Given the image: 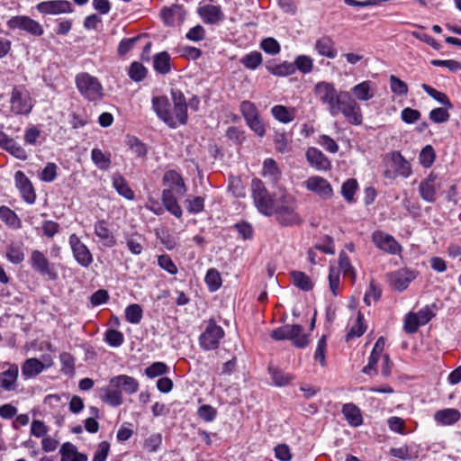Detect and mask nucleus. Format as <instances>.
<instances>
[{
  "label": "nucleus",
  "instance_id": "473e14b6",
  "mask_svg": "<svg viewBox=\"0 0 461 461\" xmlns=\"http://www.w3.org/2000/svg\"><path fill=\"white\" fill-rule=\"evenodd\" d=\"M153 68L159 74H168L171 70L170 56L167 51H162L154 56Z\"/></svg>",
  "mask_w": 461,
  "mask_h": 461
},
{
  "label": "nucleus",
  "instance_id": "774afa93",
  "mask_svg": "<svg viewBox=\"0 0 461 461\" xmlns=\"http://www.w3.org/2000/svg\"><path fill=\"white\" fill-rule=\"evenodd\" d=\"M402 120L408 124L414 123L420 118V113L412 108H404L401 113Z\"/></svg>",
  "mask_w": 461,
  "mask_h": 461
},
{
  "label": "nucleus",
  "instance_id": "4be33fe9",
  "mask_svg": "<svg viewBox=\"0 0 461 461\" xmlns=\"http://www.w3.org/2000/svg\"><path fill=\"white\" fill-rule=\"evenodd\" d=\"M152 107L157 115L167 125L174 122L170 117V104L166 96H155L152 98Z\"/></svg>",
  "mask_w": 461,
  "mask_h": 461
},
{
  "label": "nucleus",
  "instance_id": "79ce46f5",
  "mask_svg": "<svg viewBox=\"0 0 461 461\" xmlns=\"http://www.w3.org/2000/svg\"><path fill=\"white\" fill-rule=\"evenodd\" d=\"M269 373L271 375L273 384L276 386H285L294 379V376L291 374L284 373L276 367L270 366Z\"/></svg>",
  "mask_w": 461,
  "mask_h": 461
},
{
  "label": "nucleus",
  "instance_id": "aec40b11",
  "mask_svg": "<svg viewBox=\"0 0 461 461\" xmlns=\"http://www.w3.org/2000/svg\"><path fill=\"white\" fill-rule=\"evenodd\" d=\"M308 190L316 193L323 199H328L332 194V188L329 182L321 176H311L305 182Z\"/></svg>",
  "mask_w": 461,
  "mask_h": 461
},
{
  "label": "nucleus",
  "instance_id": "9d476101",
  "mask_svg": "<svg viewBox=\"0 0 461 461\" xmlns=\"http://www.w3.org/2000/svg\"><path fill=\"white\" fill-rule=\"evenodd\" d=\"M223 330L216 325L213 321H210L205 330L199 338L200 346L204 350H212L218 347L220 340L223 338Z\"/></svg>",
  "mask_w": 461,
  "mask_h": 461
},
{
  "label": "nucleus",
  "instance_id": "a878e982",
  "mask_svg": "<svg viewBox=\"0 0 461 461\" xmlns=\"http://www.w3.org/2000/svg\"><path fill=\"white\" fill-rule=\"evenodd\" d=\"M160 15L163 22L169 26L179 24L184 20V11L178 5L163 8Z\"/></svg>",
  "mask_w": 461,
  "mask_h": 461
},
{
  "label": "nucleus",
  "instance_id": "c85d7f7f",
  "mask_svg": "<svg viewBox=\"0 0 461 461\" xmlns=\"http://www.w3.org/2000/svg\"><path fill=\"white\" fill-rule=\"evenodd\" d=\"M316 51L323 57L334 59L337 56V50L333 41L329 37H322L315 43Z\"/></svg>",
  "mask_w": 461,
  "mask_h": 461
},
{
  "label": "nucleus",
  "instance_id": "7c9ffc66",
  "mask_svg": "<svg viewBox=\"0 0 461 461\" xmlns=\"http://www.w3.org/2000/svg\"><path fill=\"white\" fill-rule=\"evenodd\" d=\"M18 373V366L11 365L6 371L0 374V386L7 391L12 390L17 380Z\"/></svg>",
  "mask_w": 461,
  "mask_h": 461
},
{
  "label": "nucleus",
  "instance_id": "f257e3e1",
  "mask_svg": "<svg viewBox=\"0 0 461 461\" xmlns=\"http://www.w3.org/2000/svg\"><path fill=\"white\" fill-rule=\"evenodd\" d=\"M314 94L321 104L327 105L332 116L342 113L349 123L362 124L363 115L360 105L348 92L338 94L333 84L321 81L315 85Z\"/></svg>",
  "mask_w": 461,
  "mask_h": 461
},
{
  "label": "nucleus",
  "instance_id": "69168bd1",
  "mask_svg": "<svg viewBox=\"0 0 461 461\" xmlns=\"http://www.w3.org/2000/svg\"><path fill=\"white\" fill-rule=\"evenodd\" d=\"M105 341L113 348L120 347L123 342V335L116 330H108L105 333Z\"/></svg>",
  "mask_w": 461,
  "mask_h": 461
},
{
  "label": "nucleus",
  "instance_id": "6ab92c4d",
  "mask_svg": "<svg viewBox=\"0 0 461 461\" xmlns=\"http://www.w3.org/2000/svg\"><path fill=\"white\" fill-rule=\"evenodd\" d=\"M351 93L355 96L354 99L361 102H367L373 99L376 94V85L370 80H365L357 84L351 88Z\"/></svg>",
  "mask_w": 461,
  "mask_h": 461
},
{
  "label": "nucleus",
  "instance_id": "c03bdc74",
  "mask_svg": "<svg viewBox=\"0 0 461 461\" xmlns=\"http://www.w3.org/2000/svg\"><path fill=\"white\" fill-rule=\"evenodd\" d=\"M204 280L211 292H215L221 286V274L214 268L207 271Z\"/></svg>",
  "mask_w": 461,
  "mask_h": 461
},
{
  "label": "nucleus",
  "instance_id": "0eeeda50",
  "mask_svg": "<svg viewBox=\"0 0 461 461\" xmlns=\"http://www.w3.org/2000/svg\"><path fill=\"white\" fill-rule=\"evenodd\" d=\"M32 106L30 94L23 86H16L13 89L10 97L11 112L14 114H28Z\"/></svg>",
  "mask_w": 461,
  "mask_h": 461
},
{
  "label": "nucleus",
  "instance_id": "6e6552de",
  "mask_svg": "<svg viewBox=\"0 0 461 461\" xmlns=\"http://www.w3.org/2000/svg\"><path fill=\"white\" fill-rule=\"evenodd\" d=\"M197 14L206 24H216L223 21L224 14L221 5L213 0H203L199 4Z\"/></svg>",
  "mask_w": 461,
  "mask_h": 461
},
{
  "label": "nucleus",
  "instance_id": "58836bf2",
  "mask_svg": "<svg viewBox=\"0 0 461 461\" xmlns=\"http://www.w3.org/2000/svg\"><path fill=\"white\" fill-rule=\"evenodd\" d=\"M113 185L119 194L127 200H131L134 197L133 192L128 186L125 179L121 175H114L113 177Z\"/></svg>",
  "mask_w": 461,
  "mask_h": 461
},
{
  "label": "nucleus",
  "instance_id": "3c124183",
  "mask_svg": "<svg viewBox=\"0 0 461 461\" xmlns=\"http://www.w3.org/2000/svg\"><path fill=\"white\" fill-rule=\"evenodd\" d=\"M390 89L391 91L399 96H405L408 94V86L405 82L401 80L396 76H390Z\"/></svg>",
  "mask_w": 461,
  "mask_h": 461
},
{
  "label": "nucleus",
  "instance_id": "5701e85b",
  "mask_svg": "<svg viewBox=\"0 0 461 461\" xmlns=\"http://www.w3.org/2000/svg\"><path fill=\"white\" fill-rule=\"evenodd\" d=\"M306 158L310 165L319 171H326L331 167L330 160L316 148L308 149Z\"/></svg>",
  "mask_w": 461,
  "mask_h": 461
},
{
  "label": "nucleus",
  "instance_id": "bb28decb",
  "mask_svg": "<svg viewBox=\"0 0 461 461\" xmlns=\"http://www.w3.org/2000/svg\"><path fill=\"white\" fill-rule=\"evenodd\" d=\"M60 461H87L88 457L86 454L80 453L77 450V447L70 443L66 442L64 443L60 449Z\"/></svg>",
  "mask_w": 461,
  "mask_h": 461
},
{
  "label": "nucleus",
  "instance_id": "603ef678",
  "mask_svg": "<svg viewBox=\"0 0 461 461\" xmlns=\"http://www.w3.org/2000/svg\"><path fill=\"white\" fill-rule=\"evenodd\" d=\"M142 318V309L139 304L133 303L125 309V319L132 324H138Z\"/></svg>",
  "mask_w": 461,
  "mask_h": 461
},
{
  "label": "nucleus",
  "instance_id": "e2e57ef3",
  "mask_svg": "<svg viewBox=\"0 0 461 461\" xmlns=\"http://www.w3.org/2000/svg\"><path fill=\"white\" fill-rule=\"evenodd\" d=\"M240 111H241L246 122H249V120L259 115L258 108L250 101H243L240 104Z\"/></svg>",
  "mask_w": 461,
  "mask_h": 461
},
{
  "label": "nucleus",
  "instance_id": "a18cd8bd",
  "mask_svg": "<svg viewBox=\"0 0 461 461\" xmlns=\"http://www.w3.org/2000/svg\"><path fill=\"white\" fill-rule=\"evenodd\" d=\"M0 219L14 229L21 227V221L17 215L6 206L0 207Z\"/></svg>",
  "mask_w": 461,
  "mask_h": 461
},
{
  "label": "nucleus",
  "instance_id": "49530a36",
  "mask_svg": "<svg viewBox=\"0 0 461 461\" xmlns=\"http://www.w3.org/2000/svg\"><path fill=\"white\" fill-rule=\"evenodd\" d=\"M295 70L298 69L303 74H309L313 68V60L311 57L306 55H299L294 61Z\"/></svg>",
  "mask_w": 461,
  "mask_h": 461
},
{
  "label": "nucleus",
  "instance_id": "c756f323",
  "mask_svg": "<svg viewBox=\"0 0 461 461\" xmlns=\"http://www.w3.org/2000/svg\"><path fill=\"white\" fill-rule=\"evenodd\" d=\"M342 413L348 422L353 427H358L363 422L360 410L353 403L344 404Z\"/></svg>",
  "mask_w": 461,
  "mask_h": 461
},
{
  "label": "nucleus",
  "instance_id": "39448f33",
  "mask_svg": "<svg viewBox=\"0 0 461 461\" xmlns=\"http://www.w3.org/2000/svg\"><path fill=\"white\" fill-rule=\"evenodd\" d=\"M271 337L276 340L290 339L298 348H303L309 343L308 336L303 333L300 325H285L274 330Z\"/></svg>",
  "mask_w": 461,
  "mask_h": 461
},
{
  "label": "nucleus",
  "instance_id": "4468645a",
  "mask_svg": "<svg viewBox=\"0 0 461 461\" xmlns=\"http://www.w3.org/2000/svg\"><path fill=\"white\" fill-rule=\"evenodd\" d=\"M416 278V273L409 268H401L387 274V280L393 290L402 292Z\"/></svg>",
  "mask_w": 461,
  "mask_h": 461
},
{
  "label": "nucleus",
  "instance_id": "4d7b16f0",
  "mask_svg": "<svg viewBox=\"0 0 461 461\" xmlns=\"http://www.w3.org/2000/svg\"><path fill=\"white\" fill-rule=\"evenodd\" d=\"M252 195L254 202H267V191L263 183L258 179H254L251 183Z\"/></svg>",
  "mask_w": 461,
  "mask_h": 461
},
{
  "label": "nucleus",
  "instance_id": "338daca9",
  "mask_svg": "<svg viewBox=\"0 0 461 461\" xmlns=\"http://www.w3.org/2000/svg\"><path fill=\"white\" fill-rule=\"evenodd\" d=\"M5 149L11 153L14 157L22 160H25L28 157L25 149L21 145L16 143L13 139L9 141Z\"/></svg>",
  "mask_w": 461,
  "mask_h": 461
},
{
  "label": "nucleus",
  "instance_id": "ddd939ff",
  "mask_svg": "<svg viewBox=\"0 0 461 461\" xmlns=\"http://www.w3.org/2000/svg\"><path fill=\"white\" fill-rule=\"evenodd\" d=\"M7 26L13 30H23L32 35L41 36L43 34L42 26L28 16H13L7 21Z\"/></svg>",
  "mask_w": 461,
  "mask_h": 461
},
{
  "label": "nucleus",
  "instance_id": "a211bd4d",
  "mask_svg": "<svg viewBox=\"0 0 461 461\" xmlns=\"http://www.w3.org/2000/svg\"><path fill=\"white\" fill-rule=\"evenodd\" d=\"M36 8L43 14H59L72 12L70 3L66 0L44 1L38 4Z\"/></svg>",
  "mask_w": 461,
  "mask_h": 461
},
{
  "label": "nucleus",
  "instance_id": "f704fd0d",
  "mask_svg": "<svg viewBox=\"0 0 461 461\" xmlns=\"http://www.w3.org/2000/svg\"><path fill=\"white\" fill-rule=\"evenodd\" d=\"M95 232L104 246L111 248L116 244L113 233L109 230L104 221H102L95 224Z\"/></svg>",
  "mask_w": 461,
  "mask_h": 461
},
{
  "label": "nucleus",
  "instance_id": "5fc2aeb1",
  "mask_svg": "<svg viewBox=\"0 0 461 461\" xmlns=\"http://www.w3.org/2000/svg\"><path fill=\"white\" fill-rule=\"evenodd\" d=\"M164 208L176 217H180L182 215V210L179 203H151V206H149V209L154 211L156 213H159Z\"/></svg>",
  "mask_w": 461,
  "mask_h": 461
},
{
  "label": "nucleus",
  "instance_id": "6e6d98bb",
  "mask_svg": "<svg viewBox=\"0 0 461 461\" xmlns=\"http://www.w3.org/2000/svg\"><path fill=\"white\" fill-rule=\"evenodd\" d=\"M263 175L268 177L271 181L277 180L279 176V169L275 160L268 158L266 159L263 165Z\"/></svg>",
  "mask_w": 461,
  "mask_h": 461
},
{
  "label": "nucleus",
  "instance_id": "f3484780",
  "mask_svg": "<svg viewBox=\"0 0 461 461\" xmlns=\"http://www.w3.org/2000/svg\"><path fill=\"white\" fill-rule=\"evenodd\" d=\"M174 108L170 110V117L174 122L170 127H176L179 124H185L187 120V106L185 97L179 94H173Z\"/></svg>",
  "mask_w": 461,
  "mask_h": 461
},
{
  "label": "nucleus",
  "instance_id": "9b49d317",
  "mask_svg": "<svg viewBox=\"0 0 461 461\" xmlns=\"http://www.w3.org/2000/svg\"><path fill=\"white\" fill-rule=\"evenodd\" d=\"M372 241L379 249L392 255H398L402 251V246L390 234L382 230H375L372 234Z\"/></svg>",
  "mask_w": 461,
  "mask_h": 461
},
{
  "label": "nucleus",
  "instance_id": "423d86ee",
  "mask_svg": "<svg viewBox=\"0 0 461 461\" xmlns=\"http://www.w3.org/2000/svg\"><path fill=\"white\" fill-rule=\"evenodd\" d=\"M385 175L389 177L402 176L407 178L411 175V167L402 155L394 151L388 156Z\"/></svg>",
  "mask_w": 461,
  "mask_h": 461
},
{
  "label": "nucleus",
  "instance_id": "2eb2a0df",
  "mask_svg": "<svg viewBox=\"0 0 461 461\" xmlns=\"http://www.w3.org/2000/svg\"><path fill=\"white\" fill-rule=\"evenodd\" d=\"M69 245L76 261L84 267H88L93 263V256L88 248L76 234L69 236Z\"/></svg>",
  "mask_w": 461,
  "mask_h": 461
},
{
  "label": "nucleus",
  "instance_id": "cd10ccee",
  "mask_svg": "<svg viewBox=\"0 0 461 461\" xmlns=\"http://www.w3.org/2000/svg\"><path fill=\"white\" fill-rule=\"evenodd\" d=\"M273 117L282 123H289L295 118L296 110L293 107L276 104L271 108Z\"/></svg>",
  "mask_w": 461,
  "mask_h": 461
},
{
  "label": "nucleus",
  "instance_id": "680f3d73",
  "mask_svg": "<svg viewBox=\"0 0 461 461\" xmlns=\"http://www.w3.org/2000/svg\"><path fill=\"white\" fill-rule=\"evenodd\" d=\"M328 278L330 284V290L331 291L333 295H338L340 289L339 272L332 266L330 267Z\"/></svg>",
  "mask_w": 461,
  "mask_h": 461
},
{
  "label": "nucleus",
  "instance_id": "393cba45",
  "mask_svg": "<svg viewBox=\"0 0 461 461\" xmlns=\"http://www.w3.org/2000/svg\"><path fill=\"white\" fill-rule=\"evenodd\" d=\"M14 179L16 186L20 190L25 202H33L35 195L32 183L28 177L22 171H17L14 175Z\"/></svg>",
  "mask_w": 461,
  "mask_h": 461
},
{
  "label": "nucleus",
  "instance_id": "bf43d9fd",
  "mask_svg": "<svg viewBox=\"0 0 461 461\" xmlns=\"http://www.w3.org/2000/svg\"><path fill=\"white\" fill-rule=\"evenodd\" d=\"M142 241L143 239L140 235L133 234L127 239L126 244L132 254L140 255L143 249Z\"/></svg>",
  "mask_w": 461,
  "mask_h": 461
},
{
  "label": "nucleus",
  "instance_id": "13d9d810",
  "mask_svg": "<svg viewBox=\"0 0 461 461\" xmlns=\"http://www.w3.org/2000/svg\"><path fill=\"white\" fill-rule=\"evenodd\" d=\"M129 77L136 82L141 81L147 74L146 68L140 62H133L128 71Z\"/></svg>",
  "mask_w": 461,
  "mask_h": 461
},
{
  "label": "nucleus",
  "instance_id": "de8ad7c7",
  "mask_svg": "<svg viewBox=\"0 0 461 461\" xmlns=\"http://www.w3.org/2000/svg\"><path fill=\"white\" fill-rule=\"evenodd\" d=\"M127 146L132 154L139 158H143L148 152L146 145L135 137H128L126 140Z\"/></svg>",
  "mask_w": 461,
  "mask_h": 461
},
{
  "label": "nucleus",
  "instance_id": "0e129e2a",
  "mask_svg": "<svg viewBox=\"0 0 461 461\" xmlns=\"http://www.w3.org/2000/svg\"><path fill=\"white\" fill-rule=\"evenodd\" d=\"M447 110L448 109H447L446 107H438L432 109L429 112V117L435 123L446 122L449 119V113Z\"/></svg>",
  "mask_w": 461,
  "mask_h": 461
},
{
  "label": "nucleus",
  "instance_id": "ea45409f",
  "mask_svg": "<svg viewBox=\"0 0 461 461\" xmlns=\"http://www.w3.org/2000/svg\"><path fill=\"white\" fill-rule=\"evenodd\" d=\"M421 87L430 97L435 99L439 104H443L447 109L453 108V105L449 98L445 93L438 91L427 84H422Z\"/></svg>",
  "mask_w": 461,
  "mask_h": 461
},
{
  "label": "nucleus",
  "instance_id": "f03ea898",
  "mask_svg": "<svg viewBox=\"0 0 461 461\" xmlns=\"http://www.w3.org/2000/svg\"><path fill=\"white\" fill-rule=\"evenodd\" d=\"M139 383L131 376L120 375L111 378L109 384L102 389V399L112 406L122 403V392L132 394L138 391Z\"/></svg>",
  "mask_w": 461,
  "mask_h": 461
},
{
  "label": "nucleus",
  "instance_id": "c9c22d12",
  "mask_svg": "<svg viewBox=\"0 0 461 461\" xmlns=\"http://www.w3.org/2000/svg\"><path fill=\"white\" fill-rule=\"evenodd\" d=\"M366 330V326L364 323L363 315L358 312L357 319L350 325L346 335V341H350L356 338L361 337L365 333Z\"/></svg>",
  "mask_w": 461,
  "mask_h": 461
},
{
  "label": "nucleus",
  "instance_id": "8fccbe9b",
  "mask_svg": "<svg viewBox=\"0 0 461 461\" xmlns=\"http://www.w3.org/2000/svg\"><path fill=\"white\" fill-rule=\"evenodd\" d=\"M262 55L258 51H251L241 59V63L249 69H256L262 63Z\"/></svg>",
  "mask_w": 461,
  "mask_h": 461
},
{
  "label": "nucleus",
  "instance_id": "e433bc0d",
  "mask_svg": "<svg viewBox=\"0 0 461 461\" xmlns=\"http://www.w3.org/2000/svg\"><path fill=\"white\" fill-rule=\"evenodd\" d=\"M91 159L93 163L101 170H107L111 166L110 153H104L97 148L92 149Z\"/></svg>",
  "mask_w": 461,
  "mask_h": 461
},
{
  "label": "nucleus",
  "instance_id": "09e8293b",
  "mask_svg": "<svg viewBox=\"0 0 461 461\" xmlns=\"http://www.w3.org/2000/svg\"><path fill=\"white\" fill-rule=\"evenodd\" d=\"M436 158V153L431 145H426L419 155V161L424 167H430Z\"/></svg>",
  "mask_w": 461,
  "mask_h": 461
},
{
  "label": "nucleus",
  "instance_id": "2f4dec72",
  "mask_svg": "<svg viewBox=\"0 0 461 461\" xmlns=\"http://www.w3.org/2000/svg\"><path fill=\"white\" fill-rule=\"evenodd\" d=\"M6 258L13 264H21L24 260L23 244L11 242L6 248Z\"/></svg>",
  "mask_w": 461,
  "mask_h": 461
},
{
  "label": "nucleus",
  "instance_id": "7ed1b4c3",
  "mask_svg": "<svg viewBox=\"0 0 461 461\" xmlns=\"http://www.w3.org/2000/svg\"><path fill=\"white\" fill-rule=\"evenodd\" d=\"M182 176L174 170L167 171L163 176L162 202H177L185 194Z\"/></svg>",
  "mask_w": 461,
  "mask_h": 461
},
{
  "label": "nucleus",
  "instance_id": "20e7f679",
  "mask_svg": "<svg viewBox=\"0 0 461 461\" xmlns=\"http://www.w3.org/2000/svg\"><path fill=\"white\" fill-rule=\"evenodd\" d=\"M75 83L80 95L88 101L99 100L104 95V88L98 78L86 72L77 74Z\"/></svg>",
  "mask_w": 461,
  "mask_h": 461
},
{
  "label": "nucleus",
  "instance_id": "052dcab7",
  "mask_svg": "<svg viewBox=\"0 0 461 461\" xmlns=\"http://www.w3.org/2000/svg\"><path fill=\"white\" fill-rule=\"evenodd\" d=\"M260 48L267 54L276 55L280 52V44L278 41L272 38L268 37L264 39L260 43Z\"/></svg>",
  "mask_w": 461,
  "mask_h": 461
},
{
  "label": "nucleus",
  "instance_id": "412c9836",
  "mask_svg": "<svg viewBox=\"0 0 461 461\" xmlns=\"http://www.w3.org/2000/svg\"><path fill=\"white\" fill-rule=\"evenodd\" d=\"M441 187V180L434 173H430L420 185V192L424 200H432Z\"/></svg>",
  "mask_w": 461,
  "mask_h": 461
},
{
  "label": "nucleus",
  "instance_id": "72a5a7b5",
  "mask_svg": "<svg viewBox=\"0 0 461 461\" xmlns=\"http://www.w3.org/2000/svg\"><path fill=\"white\" fill-rule=\"evenodd\" d=\"M460 418V413L456 409H444L438 411L434 419L437 422L442 425H451L456 422Z\"/></svg>",
  "mask_w": 461,
  "mask_h": 461
},
{
  "label": "nucleus",
  "instance_id": "a19ab883",
  "mask_svg": "<svg viewBox=\"0 0 461 461\" xmlns=\"http://www.w3.org/2000/svg\"><path fill=\"white\" fill-rule=\"evenodd\" d=\"M267 68L269 73L277 77H286L295 72L294 64L288 61L275 66H267Z\"/></svg>",
  "mask_w": 461,
  "mask_h": 461
},
{
  "label": "nucleus",
  "instance_id": "4c0bfd02",
  "mask_svg": "<svg viewBox=\"0 0 461 461\" xmlns=\"http://www.w3.org/2000/svg\"><path fill=\"white\" fill-rule=\"evenodd\" d=\"M291 277L293 284L303 291H310L313 287V283L310 276L302 271H293Z\"/></svg>",
  "mask_w": 461,
  "mask_h": 461
},
{
  "label": "nucleus",
  "instance_id": "1a4fd4ad",
  "mask_svg": "<svg viewBox=\"0 0 461 461\" xmlns=\"http://www.w3.org/2000/svg\"><path fill=\"white\" fill-rule=\"evenodd\" d=\"M30 264L35 272L47 276L51 280L57 278V273L53 266L50 263L48 258L42 251L39 249L32 250L30 256Z\"/></svg>",
  "mask_w": 461,
  "mask_h": 461
},
{
  "label": "nucleus",
  "instance_id": "b1692460",
  "mask_svg": "<svg viewBox=\"0 0 461 461\" xmlns=\"http://www.w3.org/2000/svg\"><path fill=\"white\" fill-rule=\"evenodd\" d=\"M275 218L285 225L294 224L300 221V217L295 212L294 209L285 203L278 204Z\"/></svg>",
  "mask_w": 461,
  "mask_h": 461
},
{
  "label": "nucleus",
  "instance_id": "f8f14e48",
  "mask_svg": "<svg viewBox=\"0 0 461 461\" xmlns=\"http://www.w3.org/2000/svg\"><path fill=\"white\" fill-rule=\"evenodd\" d=\"M433 317L432 312L428 308H422L418 312H409L403 321V329L407 333H414L421 325L428 323Z\"/></svg>",
  "mask_w": 461,
  "mask_h": 461
},
{
  "label": "nucleus",
  "instance_id": "864d4df0",
  "mask_svg": "<svg viewBox=\"0 0 461 461\" xmlns=\"http://www.w3.org/2000/svg\"><path fill=\"white\" fill-rule=\"evenodd\" d=\"M358 188L357 181L355 178H349L342 184L341 194L347 201L350 202Z\"/></svg>",
  "mask_w": 461,
  "mask_h": 461
},
{
  "label": "nucleus",
  "instance_id": "dca6fc26",
  "mask_svg": "<svg viewBox=\"0 0 461 461\" xmlns=\"http://www.w3.org/2000/svg\"><path fill=\"white\" fill-rule=\"evenodd\" d=\"M53 365V361L50 357H43V361L39 360L36 357H31L24 361L22 366V375L24 379H31L36 377L46 368L50 367Z\"/></svg>",
  "mask_w": 461,
  "mask_h": 461
},
{
  "label": "nucleus",
  "instance_id": "37998d69",
  "mask_svg": "<svg viewBox=\"0 0 461 461\" xmlns=\"http://www.w3.org/2000/svg\"><path fill=\"white\" fill-rule=\"evenodd\" d=\"M339 266L344 276H349L351 279L356 278V271L351 265L350 259L345 251H340L339 255Z\"/></svg>",
  "mask_w": 461,
  "mask_h": 461
}]
</instances>
